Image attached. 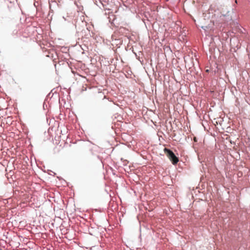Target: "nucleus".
Wrapping results in <instances>:
<instances>
[{
  "instance_id": "f257e3e1",
  "label": "nucleus",
  "mask_w": 250,
  "mask_h": 250,
  "mask_svg": "<svg viewBox=\"0 0 250 250\" xmlns=\"http://www.w3.org/2000/svg\"><path fill=\"white\" fill-rule=\"evenodd\" d=\"M164 150L167 157L170 160L173 165H175L178 162V158L175 155L171 150L167 148H165Z\"/></svg>"
}]
</instances>
